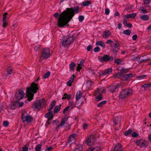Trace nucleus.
Returning a JSON list of instances; mask_svg holds the SVG:
<instances>
[{"label":"nucleus","instance_id":"nucleus-1","mask_svg":"<svg viewBox=\"0 0 151 151\" xmlns=\"http://www.w3.org/2000/svg\"><path fill=\"white\" fill-rule=\"evenodd\" d=\"M79 12V7L76 6L73 7L66 8V10L62 12L58 20L57 24L60 27H63L65 26H69L68 22L72 19L75 14Z\"/></svg>","mask_w":151,"mask_h":151},{"label":"nucleus","instance_id":"nucleus-2","mask_svg":"<svg viewBox=\"0 0 151 151\" xmlns=\"http://www.w3.org/2000/svg\"><path fill=\"white\" fill-rule=\"evenodd\" d=\"M38 86V84L33 82L29 87L27 88L26 97L27 101H30L33 99L34 94L36 93L39 90Z\"/></svg>","mask_w":151,"mask_h":151},{"label":"nucleus","instance_id":"nucleus-3","mask_svg":"<svg viewBox=\"0 0 151 151\" xmlns=\"http://www.w3.org/2000/svg\"><path fill=\"white\" fill-rule=\"evenodd\" d=\"M75 34H70L65 36L63 40L60 42V45L64 47H66L70 45L74 41L75 39Z\"/></svg>","mask_w":151,"mask_h":151},{"label":"nucleus","instance_id":"nucleus-4","mask_svg":"<svg viewBox=\"0 0 151 151\" xmlns=\"http://www.w3.org/2000/svg\"><path fill=\"white\" fill-rule=\"evenodd\" d=\"M117 70L120 71L119 72H117L116 74L114 75L111 76L112 78H121L122 79L124 76V75H125V73H128L129 69L128 68H124L123 67L119 66L117 69Z\"/></svg>","mask_w":151,"mask_h":151},{"label":"nucleus","instance_id":"nucleus-5","mask_svg":"<svg viewBox=\"0 0 151 151\" xmlns=\"http://www.w3.org/2000/svg\"><path fill=\"white\" fill-rule=\"evenodd\" d=\"M50 52V49L47 48H43L41 50L39 61L41 62L43 60H46L50 58L52 55Z\"/></svg>","mask_w":151,"mask_h":151},{"label":"nucleus","instance_id":"nucleus-6","mask_svg":"<svg viewBox=\"0 0 151 151\" xmlns=\"http://www.w3.org/2000/svg\"><path fill=\"white\" fill-rule=\"evenodd\" d=\"M106 91L105 88L101 87L98 88L95 91L94 94L96 96V100L97 101H99L102 100L103 97L102 96V94L105 93Z\"/></svg>","mask_w":151,"mask_h":151},{"label":"nucleus","instance_id":"nucleus-7","mask_svg":"<svg viewBox=\"0 0 151 151\" xmlns=\"http://www.w3.org/2000/svg\"><path fill=\"white\" fill-rule=\"evenodd\" d=\"M68 119V117L67 115H65L61 119L60 124L58 125H57V124L59 123V121L57 120L53 121V124L57 126L55 128V129L56 130H58L60 127H62L65 124L67 125V126H66V127H67V126L68 125V123L66 122Z\"/></svg>","mask_w":151,"mask_h":151},{"label":"nucleus","instance_id":"nucleus-8","mask_svg":"<svg viewBox=\"0 0 151 151\" xmlns=\"http://www.w3.org/2000/svg\"><path fill=\"white\" fill-rule=\"evenodd\" d=\"M133 91L131 88H126L120 92L119 98L122 99L127 98L129 95H132Z\"/></svg>","mask_w":151,"mask_h":151},{"label":"nucleus","instance_id":"nucleus-9","mask_svg":"<svg viewBox=\"0 0 151 151\" xmlns=\"http://www.w3.org/2000/svg\"><path fill=\"white\" fill-rule=\"evenodd\" d=\"M135 143L141 148H146L148 145L149 142L145 139H136Z\"/></svg>","mask_w":151,"mask_h":151},{"label":"nucleus","instance_id":"nucleus-10","mask_svg":"<svg viewBox=\"0 0 151 151\" xmlns=\"http://www.w3.org/2000/svg\"><path fill=\"white\" fill-rule=\"evenodd\" d=\"M42 103V101L41 100H36L33 102V104L31 107L34 111H36L37 110L39 111L41 108Z\"/></svg>","mask_w":151,"mask_h":151},{"label":"nucleus","instance_id":"nucleus-11","mask_svg":"<svg viewBox=\"0 0 151 151\" xmlns=\"http://www.w3.org/2000/svg\"><path fill=\"white\" fill-rule=\"evenodd\" d=\"M98 59L100 62L103 63L108 61H112L114 60V57L112 56H110L107 54H105L102 57L99 56Z\"/></svg>","mask_w":151,"mask_h":151},{"label":"nucleus","instance_id":"nucleus-12","mask_svg":"<svg viewBox=\"0 0 151 151\" xmlns=\"http://www.w3.org/2000/svg\"><path fill=\"white\" fill-rule=\"evenodd\" d=\"M120 45H117L116 44H113L111 46V49L112 50V56L114 58H116L117 56V54L118 50L120 49Z\"/></svg>","mask_w":151,"mask_h":151},{"label":"nucleus","instance_id":"nucleus-13","mask_svg":"<svg viewBox=\"0 0 151 151\" xmlns=\"http://www.w3.org/2000/svg\"><path fill=\"white\" fill-rule=\"evenodd\" d=\"M112 72V69L111 68H108L104 70H101L99 72V74L100 78H102L103 76L106 75H110Z\"/></svg>","mask_w":151,"mask_h":151},{"label":"nucleus","instance_id":"nucleus-14","mask_svg":"<svg viewBox=\"0 0 151 151\" xmlns=\"http://www.w3.org/2000/svg\"><path fill=\"white\" fill-rule=\"evenodd\" d=\"M24 93L23 91L21 89L17 91L15 95V97L17 100L19 101L23 99L24 96Z\"/></svg>","mask_w":151,"mask_h":151},{"label":"nucleus","instance_id":"nucleus-15","mask_svg":"<svg viewBox=\"0 0 151 151\" xmlns=\"http://www.w3.org/2000/svg\"><path fill=\"white\" fill-rule=\"evenodd\" d=\"M119 87V85H111L108 87L109 91L111 92H115L117 91Z\"/></svg>","mask_w":151,"mask_h":151},{"label":"nucleus","instance_id":"nucleus-16","mask_svg":"<svg viewBox=\"0 0 151 151\" xmlns=\"http://www.w3.org/2000/svg\"><path fill=\"white\" fill-rule=\"evenodd\" d=\"M19 103V101L18 100L12 101L11 104L10 108L12 110L15 109L17 108Z\"/></svg>","mask_w":151,"mask_h":151},{"label":"nucleus","instance_id":"nucleus-17","mask_svg":"<svg viewBox=\"0 0 151 151\" xmlns=\"http://www.w3.org/2000/svg\"><path fill=\"white\" fill-rule=\"evenodd\" d=\"M123 149L122 145L119 143L116 144L114 149V151H122Z\"/></svg>","mask_w":151,"mask_h":151},{"label":"nucleus","instance_id":"nucleus-18","mask_svg":"<svg viewBox=\"0 0 151 151\" xmlns=\"http://www.w3.org/2000/svg\"><path fill=\"white\" fill-rule=\"evenodd\" d=\"M124 76L121 79V80L123 81H127L133 76V75L131 73L126 74L125 75H124Z\"/></svg>","mask_w":151,"mask_h":151},{"label":"nucleus","instance_id":"nucleus-19","mask_svg":"<svg viewBox=\"0 0 151 151\" xmlns=\"http://www.w3.org/2000/svg\"><path fill=\"white\" fill-rule=\"evenodd\" d=\"M72 76L66 83L67 85L69 86H71L72 83L73 82L74 78L76 77L74 74H73Z\"/></svg>","mask_w":151,"mask_h":151},{"label":"nucleus","instance_id":"nucleus-20","mask_svg":"<svg viewBox=\"0 0 151 151\" xmlns=\"http://www.w3.org/2000/svg\"><path fill=\"white\" fill-rule=\"evenodd\" d=\"M111 34V33L110 31L106 30L104 32L103 37L104 38H107L110 36Z\"/></svg>","mask_w":151,"mask_h":151},{"label":"nucleus","instance_id":"nucleus-21","mask_svg":"<svg viewBox=\"0 0 151 151\" xmlns=\"http://www.w3.org/2000/svg\"><path fill=\"white\" fill-rule=\"evenodd\" d=\"M52 109L53 108H52L51 107L47 109L48 112L46 113L45 115L46 116H47V117H48V116H54V115L53 114V112L52 111Z\"/></svg>","mask_w":151,"mask_h":151},{"label":"nucleus","instance_id":"nucleus-22","mask_svg":"<svg viewBox=\"0 0 151 151\" xmlns=\"http://www.w3.org/2000/svg\"><path fill=\"white\" fill-rule=\"evenodd\" d=\"M33 120V117L30 115H28L27 116L26 118L25 119V120H24V122H26L28 123H30Z\"/></svg>","mask_w":151,"mask_h":151},{"label":"nucleus","instance_id":"nucleus-23","mask_svg":"<svg viewBox=\"0 0 151 151\" xmlns=\"http://www.w3.org/2000/svg\"><path fill=\"white\" fill-rule=\"evenodd\" d=\"M61 104H60L59 105L56 106L53 109V113L54 114H55L58 113L61 109Z\"/></svg>","mask_w":151,"mask_h":151},{"label":"nucleus","instance_id":"nucleus-24","mask_svg":"<svg viewBox=\"0 0 151 151\" xmlns=\"http://www.w3.org/2000/svg\"><path fill=\"white\" fill-rule=\"evenodd\" d=\"M96 45L97 46H100L103 48H104L105 47V43L102 41H97L96 42Z\"/></svg>","mask_w":151,"mask_h":151},{"label":"nucleus","instance_id":"nucleus-25","mask_svg":"<svg viewBox=\"0 0 151 151\" xmlns=\"http://www.w3.org/2000/svg\"><path fill=\"white\" fill-rule=\"evenodd\" d=\"M136 16V14L135 13H133L132 14H127V15L126 16L125 15H124L123 17H126V19H129V18L133 19Z\"/></svg>","mask_w":151,"mask_h":151},{"label":"nucleus","instance_id":"nucleus-26","mask_svg":"<svg viewBox=\"0 0 151 151\" xmlns=\"http://www.w3.org/2000/svg\"><path fill=\"white\" fill-rule=\"evenodd\" d=\"M106 43L107 44H111L110 47H111V45L114 44H116L117 45H120L118 40H116L115 41V42H113L110 39L108 40L106 42Z\"/></svg>","mask_w":151,"mask_h":151},{"label":"nucleus","instance_id":"nucleus-27","mask_svg":"<svg viewBox=\"0 0 151 151\" xmlns=\"http://www.w3.org/2000/svg\"><path fill=\"white\" fill-rule=\"evenodd\" d=\"M123 23L125 27L131 28L132 27V24L130 23H127V22L126 20V18H124L123 22Z\"/></svg>","mask_w":151,"mask_h":151},{"label":"nucleus","instance_id":"nucleus-28","mask_svg":"<svg viewBox=\"0 0 151 151\" xmlns=\"http://www.w3.org/2000/svg\"><path fill=\"white\" fill-rule=\"evenodd\" d=\"M95 138L93 135H91L89 137L87 140V143L88 144V143L93 142L95 141Z\"/></svg>","mask_w":151,"mask_h":151},{"label":"nucleus","instance_id":"nucleus-29","mask_svg":"<svg viewBox=\"0 0 151 151\" xmlns=\"http://www.w3.org/2000/svg\"><path fill=\"white\" fill-rule=\"evenodd\" d=\"M91 4V1L86 0L82 3V5L83 6H88Z\"/></svg>","mask_w":151,"mask_h":151},{"label":"nucleus","instance_id":"nucleus-30","mask_svg":"<svg viewBox=\"0 0 151 151\" xmlns=\"http://www.w3.org/2000/svg\"><path fill=\"white\" fill-rule=\"evenodd\" d=\"M82 92L81 91H78L76 94V101H78V100L81 97V96L82 95Z\"/></svg>","mask_w":151,"mask_h":151},{"label":"nucleus","instance_id":"nucleus-31","mask_svg":"<svg viewBox=\"0 0 151 151\" xmlns=\"http://www.w3.org/2000/svg\"><path fill=\"white\" fill-rule=\"evenodd\" d=\"M76 66V64L73 62H71L70 64L69 69L70 71H72L74 72L75 67Z\"/></svg>","mask_w":151,"mask_h":151},{"label":"nucleus","instance_id":"nucleus-32","mask_svg":"<svg viewBox=\"0 0 151 151\" xmlns=\"http://www.w3.org/2000/svg\"><path fill=\"white\" fill-rule=\"evenodd\" d=\"M45 118H47V120L46 122V124H47L48 125H50V121L53 119L54 116H48V117H47V116H46L45 115Z\"/></svg>","mask_w":151,"mask_h":151},{"label":"nucleus","instance_id":"nucleus-33","mask_svg":"<svg viewBox=\"0 0 151 151\" xmlns=\"http://www.w3.org/2000/svg\"><path fill=\"white\" fill-rule=\"evenodd\" d=\"M78 101H76V102H75V105H74V104H73V102H72L71 104H70V106H71V108L72 109L74 107L78 108L81 105V104H78Z\"/></svg>","mask_w":151,"mask_h":151},{"label":"nucleus","instance_id":"nucleus-34","mask_svg":"<svg viewBox=\"0 0 151 151\" xmlns=\"http://www.w3.org/2000/svg\"><path fill=\"white\" fill-rule=\"evenodd\" d=\"M140 19L143 21H147L149 19V17L147 15H141L140 17Z\"/></svg>","mask_w":151,"mask_h":151},{"label":"nucleus","instance_id":"nucleus-35","mask_svg":"<svg viewBox=\"0 0 151 151\" xmlns=\"http://www.w3.org/2000/svg\"><path fill=\"white\" fill-rule=\"evenodd\" d=\"M141 86L145 90H146L148 88L151 87V83H149L148 84H145L141 85Z\"/></svg>","mask_w":151,"mask_h":151},{"label":"nucleus","instance_id":"nucleus-36","mask_svg":"<svg viewBox=\"0 0 151 151\" xmlns=\"http://www.w3.org/2000/svg\"><path fill=\"white\" fill-rule=\"evenodd\" d=\"M71 97V95L70 94H67L66 93H65L63 95V96L62 98L63 100L67 99L69 100L70 99Z\"/></svg>","mask_w":151,"mask_h":151},{"label":"nucleus","instance_id":"nucleus-37","mask_svg":"<svg viewBox=\"0 0 151 151\" xmlns=\"http://www.w3.org/2000/svg\"><path fill=\"white\" fill-rule=\"evenodd\" d=\"M28 115V114L26 112H23L22 114V122H24V120L26 118L27 116Z\"/></svg>","mask_w":151,"mask_h":151},{"label":"nucleus","instance_id":"nucleus-38","mask_svg":"<svg viewBox=\"0 0 151 151\" xmlns=\"http://www.w3.org/2000/svg\"><path fill=\"white\" fill-rule=\"evenodd\" d=\"M132 130L131 129H129L127 131L125 132L124 133V135L126 136H128L129 135L132 134Z\"/></svg>","mask_w":151,"mask_h":151},{"label":"nucleus","instance_id":"nucleus-39","mask_svg":"<svg viewBox=\"0 0 151 151\" xmlns=\"http://www.w3.org/2000/svg\"><path fill=\"white\" fill-rule=\"evenodd\" d=\"M11 67L9 66L7 68V72L8 75L11 74L13 69L12 68H11Z\"/></svg>","mask_w":151,"mask_h":151},{"label":"nucleus","instance_id":"nucleus-40","mask_svg":"<svg viewBox=\"0 0 151 151\" xmlns=\"http://www.w3.org/2000/svg\"><path fill=\"white\" fill-rule=\"evenodd\" d=\"M92 151H101V149L99 147H91Z\"/></svg>","mask_w":151,"mask_h":151},{"label":"nucleus","instance_id":"nucleus-41","mask_svg":"<svg viewBox=\"0 0 151 151\" xmlns=\"http://www.w3.org/2000/svg\"><path fill=\"white\" fill-rule=\"evenodd\" d=\"M42 145L41 144L37 145L35 147V151H41Z\"/></svg>","mask_w":151,"mask_h":151},{"label":"nucleus","instance_id":"nucleus-42","mask_svg":"<svg viewBox=\"0 0 151 151\" xmlns=\"http://www.w3.org/2000/svg\"><path fill=\"white\" fill-rule=\"evenodd\" d=\"M72 134L70 135L68 138V143L70 142L73 139H76V138L73 137L72 136Z\"/></svg>","mask_w":151,"mask_h":151},{"label":"nucleus","instance_id":"nucleus-43","mask_svg":"<svg viewBox=\"0 0 151 151\" xmlns=\"http://www.w3.org/2000/svg\"><path fill=\"white\" fill-rule=\"evenodd\" d=\"M106 102V100H104L100 102L97 105V106L99 107H101L102 106L105 104Z\"/></svg>","mask_w":151,"mask_h":151},{"label":"nucleus","instance_id":"nucleus-44","mask_svg":"<svg viewBox=\"0 0 151 151\" xmlns=\"http://www.w3.org/2000/svg\"><path fill=\"white\" fill-rule=\"evenodd\" d=\"M50 72L49 71H47L44 75V76H43V78L45 79L47 78L50 76Z\"/></svg>","mask_w":151,"mask_h":151},{"label":"nucleus","instance_id":"nucleus-45","mask_svg":"<svg viewBox=\"0 0 151 151\" xmlns=\"http://www.w3.org/2000/svg\"><path fill=\"white\" fill-rule=\"evenodd\" d=\"M29 146L28 144H26L22 148V151H28V146Z\"/></svg>","mask_w":151,"mask_h":151},{"label":"nucleus","instance_id":"nucleus-46","mask_svg":"<svg viewBox=\"0 0 151 151\" xmlns=\"http://www.w3.org/2000/svg\"><path fill=\"white\" fill-rule=\"evenodd\" d=\"M122 61V60L118 58H116L114 60V63L118 65H120L121 64V63Z\"/></svg>","mask_w":151,"mask_h":151},{"label":"nucleus","instance_id":"nucleus-47","mask_svg":"<svg viewBox=\"0 0 151 151\" xmlns=\"http://www.w3.org/2000/svg\"><path fill=\"white\" fill-rule=\"evenodd\" d=\"M131 31L129 29H127L124 31L123 32V34H125L127 35H129L131 33Z\"/></svg>","mask_w":151,"mask_h":151},{"label":"nucleus","instance_id":"nucleus-48","mask_svg":"<svg viewBox=\"0 0 151 151\" xmlns=\"http://www.w3.org/2000/svg\"><path fill=\"white\" fill-rule=\"evenodd\" d=\"M140 8L141 9V11L142 12V13L143 14H145L148 12L147 10L145 9L144 6H142Z\"/></svg>","mask_w":151,"mask_h":151},{"label":"nucleus","instance_id":"nucleus-49","mask_svg":"<svg viewBox=\"0 0 151 151\" xmlns=\"http://www.w3.org/2000/svg\"><path fill=\"white\" fill-rule=\"evenodd\" d=\"M41 47V45H37L35 47L34 50L35 51L37 52L40 49Z\"/></svg>","mask_w":151,"mask_h":151},{"label":"nucleus","instance_id":"nucleus-50","mask_svg":"<svg viewBox=\"0 0 151 151\" xmlns=\"http://www.w3.org/2000/svg\"><path fill=\"white\" fill-rule=\"evenodd\" d=\"M100 50V48L98 46H96L93 49V51L94 52H99Z\"/></svg>","mask_w":151,"mask_h":151},{"label":"nucleus","instance_id":"nucleus-51","mask_svg":"<svg viewBox=\"0 0 151 151\" xmlns=\"http://www.w3.org/2000/svg\"><path fill=\"white\" fill-rule=\"evenodd\" d=\"M9 122L7 121H4L3 122V126L4 127H7L9 125Z\"/></svg>","mask_w":151,"mask_h":151},{"label":"nucleus","instance_id":"nucleus-52","mask_svg":"<svg viewBox=\"0 0 151 151\" xmlns=\"http://www.w3.org/2000/svg\"><path fill=\"white\" fill-rule=\"evenodd\" d=\"M70 106H67L66 108H65L64 109L63 111V114H65L66 112L70 108Z\"/></svg>","mask_w":151,"mask_h":151},{"label":"nucleus","instance_id":"nucleus-53","mask_svg":"<svg viewBox=\"0 0 151 151\" xmlns=\"http://www.w3.org/2000/svg\"><path fill=\"white\" fill-rule=\"evenodd\" d=\"M84 19V17L83 15H80L79 16V21L80 22H82L83 20Z\"/></svg>","mask_w":151,"mask_h":151},{"label":"nucleus","instance_id":"nucleus-54","mask_svg":"<svg viewBox=\"0 0 151 151\" xmlns=\"http://www.w3.org/2000/svg\"><path fill=\"white\" fill-rule=\"evenodd\" d=\"M77 147L76 148H77L80 151H82L83 146L79 144L78 145H77Z\"/></svg>","mask_w":151,"mask_h":151},{"label":"nucleus","instance_id":"nucleus-55","mask_svg":"<svg viewBox=\"0 0 151 151\" xmlns=\"http://www.w3.org/2000/svg\"><path fill=\"white\" fill-rule=\"evenodd\" d=\"M138 135V134L136 132H134L132 134L131 136L133 137H137Z\"/></svg>","mask_w":151,"mask_h":151},{"label":"nucleus","instance_id":"nucleus-56","mask_svg":"<svg viewBox=\"0 0 151 151\" xmlns=\"http://www.w3.org/2000/svg\"><path fill=\"white\" fill-rule=\"evenodd\" d=\"M85 60L83 59H81V60L80 61L79 63L78 64V65L80 66H82L83 65L84 63L85 62Z\"/></svg>","mask_w":151,"mask_h":151},{"label":"nucleus","instance_id":"nucleus-57","mask_svg":"<svg viewBox=\"0 0 151 151\" xmlns=\"http://www.w3.org/2000/svg\"><path fill=\"white\" fill-rule=\"evenodd\" d=\"M147 76L146 75H142L138 76L137 77V78L138 79H143Z\"/></svg>","mask_w":151,"mask_h":151},{"label":"nucleus","instance_id":"nucleus-58","mask_svg":"<svg viewBox=\"0 0 151 151\" xmlns=\"http://www.w3.org/2000/svg\"><path fill=\"white\" fill-rule=\"evenodd\" d=\"M3 23L2 24L3 27L4 28H5L6 26L8 25V23L6 22V21H3Z\"/></svg>","mask_w":151,"mask_h":151},{"label":"nucleus","instance_id":"nucleus-59","mask_svg":"<svg viewBox=\"0 0 151 151\" xmlns=\"http://www.w3.org/2000/svg\"><path fill=\"white\" fill-rule=\"evenodd\" d=\"M110 10L108 8L106 9H105V14L106 15H108L109 13Z\"/></svg>","mask_w":151,"mask_h":151},{"label":"nucleus","instance_id":"nucleus-60","mask_svg":"<svg viewBox=\"0 0 151 151\" xmlns=\"http://www.w3.org/2000/svg\"><path fill=\"white\" fill-rule=\"evenodd\" d=\"M137 37V35L136 34L134 35L132 37V39L134 41L136 40Z\"/></svg>","mask_w":151,"mask_h":151},{"label":"nucleus","instance_id":"nucleus-61","mask_svg":"<svg viewBox=\"0 0 151 151\" xmlns=\"http://www.w3.org/2000/svg\"><path fill=\"white\" fill-rule=\"evenodd\" d=\"M92 47L91 45H89L87 47V49L88 51H89L92 49Z\"/></svg>","mask_w":151,"mask_h":151},{"label":"nucleus","instance_id":"nucleus-62","mask_svg":"<svg viewBox=\"0 0 151 151\" xmlns=\"http://www.w3.org/2000/svg\"><path fill=\"white\" fill-rule=\"evenodd\" d=\"M82 68V67L81 66L78 65V66L77 67L76 70L77 71L80 72Z\"/></svg>","mask_w":151,"mask_h":151},{"label":"nucleus","instance_id":"nucleus-63","mask_svg":"<svg viewBox=\"0 0 151 151\" xmlns=\"http://www.w3.org/2000/svg\"><path fill=\"white\" fill-rule=\"evenodd\" d=\"M91 82L93 83V82L91 80L88 81L86 82V84L88 86H91Z\"/></svg>","mask_w":151,"mask_h":151},{"label":"nucleus","instance_id":"nucleus-64","mask_svg":"<svg viewBox=\"0 0 151 151\" xmlns=\"http://www.w3.org/2000/svg\"><path fill=\"white\" fill-rule=\"evenodd\" d=\"M144 3L145 4H148L150 3V1L149 0H143Z\"/></svg>","mask_w":151,"mask_h":151}]
</instances>
